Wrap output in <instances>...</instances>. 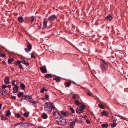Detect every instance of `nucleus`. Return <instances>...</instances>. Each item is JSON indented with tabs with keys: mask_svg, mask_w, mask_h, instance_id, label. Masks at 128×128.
Listing matches in <instances>:
<instances>
[{
	"mask_svg": "<svg viewBox=\"0 0 128 128\" xmlns=\"http://www.w3.org/2000/svg\"><path fill=\"white\" fill-rule=\"evenodd\" d=\"M44 91L47 92L48 91V90L46 89L45 88H44Z\"/></svg>",
	"mask_w": 128,
	"mask_h": 128,
	"instance_id": "obj_58",
	"label": "nucleus"
},
{
	"mask_svg": "<svg viewBox=\"0 0 128 128\" xmlns=\"http://www.w3.org/2000/svg\"><path fill=\"white\" fill-rule=\"evenodd\" d=\"M2 119V120H6L8 119V118L5 117L3 115H1Z\"/></svg>",
	"mask_w": 128,
	"mask_h": 128,
	"instance_id": "obj_27",
	"label": "nucleus"
},
{
	"mask_svg": "<svg viewBox=\"0 0 128 128\" xmlns=\"http://www.w3.org/2000/svg\"><path fill=\"white\" fill-rule=\"evenodd\" d=\"M81 105H82V106L80 107V109L82 110L83 111L84 109L86 108V106L83 104H82Z\"/></svg>",
	"mask_w": 128,
	"mask_h": 128,
	"instance_id": "obj_24",
	"label": "nucleus"
},
{
	"mask_svg": "<svg viewBox=\"0 0 128 128\" xmlns=\"http://www.w3.org/2000/svg\"><path fill=\"white\" fill-rule=\"evenodd\" d=\"M34 18H32V20H31L32 22L33 23V22H34Z\"/></svg>",
	"mask_w": 128,
	"mask_h": 128,
	"instance_id": "obj_53",
	"label": "nucleus"
},
{
	"mask_svg": "<svg viewBox=\"0 0 128 128\" xmlns=\"http://www.w3.org/2000/svg\"><path fill=\"white\" fill-rule=\"evenodd\" d=\"M45 77L46 78H51L52 77V76L51 75V74H46Z\"/></svg>",
	"mask_w": 128,
	"mask_h": 128,
	"instance_id": "obj_20",
	"label": "nucleus"
},
{
	"mask_svg": "<svg viewBox=\"0 0 128 128\" xmlns=\"http://www.w3.org/2000/svg\"><path fill=\"white\" fill-rule=\"evenodd\" d=\"M0 56L2 57V58H4L6 57V56L5 54H2L1 52H0Z\"/></svg>",
	"mask_w": 128,
	"mask_h": 128,
	"instance_id": "obj_38",
	"label": "nucleus"
},
{
	"mask_svg": "<svg viewBox=\"0 0 128 128\" xmlns=\"http://www.w3.org/2000/svg\"><path fill=\"white\" fill-rule=\"evenodd\" d=\"M74 102L78 106L80 104H82V103H81L79 102L78 100L74 101Z\"/></svg>",
	"mask_w": 128,
	"mask_h": 128,
	"instance_id": "obj_30",
	"label": "nucleus"
},
{
	"mask_svg": "<svg viewBox=\"0 0 128 128\" xmlns=\"http://www.w3.org/2000/svg\"><path fill=\"white\" fill-rule=\"evenodd\" d=\"M14 60L13 59L11 58L8 59V62L9 63L12 64L14 62Z\"/></svg>",
	"mask_w": 128,
	"mask_h": 128,
	"instance_id": "obj_26",
	"label": "nucleus"
},
{
	"mask_svg": "<svg viewBox=\"0 0 128 128\" xmlns=\"http://www.w3.org/2000/svg\"><path fill=\"white\" fill-rule=\"evenodd\" d=\"M42 118L44 119H46L47 118L48 116L47 114L45 113H43L42 115Z\"/></svg>",
	"mask_w": 128,
	"mask_h": 128,
	"instance_id": "obj_10",
	"label": "nucleus"
},
{
	"mask_svg": "<svg viewBox=\"0 0 128 128\" xmlns=\"http://www.w3.org/2000/svg\"><path fill=\"white\" fill-rule=\"evenodd\" d=\"M5 91H4L2 89H0V94H3L5 93Z\"/></svg>",
	"mask_w": 128,
	"mask_h": 128,
	"instance_id": "obj_32",
	"label": "nucleus"
},
{
	"mask_svg": "<svg viewBox=\"0 0 128 128\" xmlns=\"http://www.w3.org/2000/svg\"><path fill=\"white\" fill-rule=\"evenodd\" d=\"M32 48V46L31 44H29L27 48L25 49V50L26 52H30Z\"/></svg>",
	"mask_w": 128,
	"mask_h": 128,
	"instance_id": "obj_7",
	"label": "nucleus"
},
{
	"mask_svg": "<svg viewBox=\"0 0 128 128\" xmlns=\"http://www.w3.org/2000/svg\"><path fill=\"white\" fill-rule=\"evenodd\" d=\"M8 88H10L11 87V86L10 85H8Z\"/></svg>",
	"mask_w": 128,
	"mask_h": 128,
	"instance_id": "obj_57",
	"label": "nucleus"
},
{
	"mask_svg": "<svg viewBox=\"0 0 128 128\" xmlns=\"http://www.w3.org/2000/svg\"><path fill=\"white\" fill-rule=\"evenodd\" d=\"M118 116L120 118H121L122 116H121L120 115H119Z\"/></svg>",
	"mask_w": 128,
	"mask_h": 128,
	"instance_id": "obj_64",
	"label": "nucleus"
},
{
	"mask_svg": "<svg viewBox=\"0 0 128 128\" xmlns=\"http://www.w3.org/2000/svg\"><path fill=\"white\" fill-rule=\"evenodd\" d=\"M53 114L54 115L56 119H60L61 118H64L58 112H55L53 113Z\"/></svg>",
	"mask_w": 128,
	"mask_h": 128,
	"instance_id": "obj_3",
	"label": "nucleus"
},
{
	"mask_svg": "<svg viewBox=\"0 0 128 128\" xmlns=\"http://www.w3.org/2000/svg\"><path fill=\"white\" fill-rule=\"evenodd\" d=\"M102 128H107L108 126V124H103L102 125Z\"/></svg>",
	"mask_w": 128,
	"mask_h": 128,
	"instance_id": "obj_23",
	"label": "nucleus"
},
{
	"mask_svg": "<svg viewBox=\"0 0 128 128\" xmlns=\"http://www.w3.org/2000/svg\"><path fill=\"white\" fill-rule=\"evenodd\" d=\"M36 103H37L36 102L34 101L32 102V104L33 105L34 104H36Z\"/></svg>",
	"mask_w": 128,
	"mask_h": 128,
	"instance_id": "obj_51",
	"label": "nucleus"
},
{
	"mask_svg": "<svg viewBox=\"0 0 128 128\" xmlns=\"http://www.w3.org/2000/svg\"><path fill=\"white\" fill-rule=\"evenodd\" d=\"M121 118L122 119H124V120H127V119L126 118H125L124 117V116H122Z\"/></svg>",
	"mask_w": 128,
	"mask_h": 128,
	"instance_id": "obj_46",
	"label": "nucleus"
},
{
	"mask_svg": "<svg viewBox=\"0 0 128 128\" xmlns=\"http://www.w3.org/2000/svg\"><path fill=\"white\" fill-rule=\"evenodd\" d=\"M11 114V112L10 110H8L6 112V115L7 116H8Z\"/></svg>",
	"mask_w": 128,
	"mask_h": 128,
	"instance_id": "obj_28",
	"label": "nucleus"
},
{
	"mask_svg": "<svg viewBox=\"0 0 128 128\" xmlns=\"http://www.w3.org/2000/svg\"><path fill=\"white\" fill-rule=\"evenodd\" d=\"M48 22L47 21L44 20V28H46Z\"/></svg>",
	"mask_w": 128,
	"mask_h": 128,
	"instance_id": "obj_22",
	"label": "nucleus"
},
{
	"mask_svg": "<svg viewBox=\"0 0 128 128\" xmlns=\"http://www.w3.org/2000/svg\"><path fill=\"white\" fill-rule=\"evenodd\" d=\"M87 118V116H85L84 117V118Z\"/></svg>",
	"mask_w": 128,
	"mask_h": 128,
	"instance_id": "obj_63",
	"label": "nucleus"
},
{
	"mask_svg": "<svg viewBox=\"0 0 128 128\" xmlns=\"http://www.w3.org/2000/svg\"><path fill=\"white\" fill-rule=\"evenodd\" d=\"M59 124L62 126H65L66 123V120L63 118L62 120L58 122Z\"/></svg>",
	"mask_w": 128,
	"mask_h": 128,
	"instance_id": "obj_4",
	"label": "nucleus"
},
{
	"mask_svg": "<svg viewBox=\"0 0 128 128\" xmlns=\"http://www.w3.org/2000/svg\"><path fill=\"white\" fill-rule=\"evenodd\" d=\"M24 98L25 100H28L29 99H32V98L31 96H25Z\"/></svg>",
	"mask_w": 128,
	"mask_h": 128,
	"instance_id": "obj_14",
	"label": "nucleus"
},
{
	"mask_svg": "<svg viewBox=\"0 0 128 128\" xmlns=\"http://www.w3.org/2000/svg\"><path fill=\"white\" fill-rule=\"evenodd\" d=\"M14 86V87L13 88L14 90L13 91V93L14 94L18 93L19 92L18 86Z\"/></svg>",
	"mask_w": 128,
	"mask_h": 128,
	"instance_id": "obj_9",
	"label": "nucleus"
},
{
	"mask_svg": "<svg viewBox=\"0 0 128 128\" xmlns=\"http://www.w3.org/2000/svg\"><path fill=\"white\" fill-rule=\"evenodd\" d=\"M102 109H104V106L100 104H99L98 105Z\"/></svg>",
	"mask_w": 128,
	"mask_h": 128,
	"instance_id": "obj_42",
	"label": "nucleus"
},
{
	"mask_svg": "<svg viewBox=\"0 0 128 128\" xmlns=\"http://www.w3.org/2000/svg\"><path fill=\"white\" fill-rule=\"evenodd\" d=\"M61 113L64 116H66L67 114V113L68 112H64L63 111H61Z\"/></svg>",
	"mask_w": 128,
	"mask_h": 128,
	"instance_id": "obj_25",
	"label": "nucleus"
},
{
	"mask_svg": "<svg viewBox=\"0 0 128 128\" xmlns=\"http://www.w3.org/2000/svg\"><path fill=\"white\" fill-rule=\"evenodd\" d=\"M78 121V120L77 119H75L74 121L73 122H74L75 123V122H77Z\"/></svg>",
	"mask_w": 128,
	"mask_h": 128,
	"instance_id": "obj_55",
	"label": "nucleus"
},
{
	"mask_svg": "<svg viewBox=\"0 0 128 128\" xmlns=\"http://www.w3.org/2000/svg\"><path fill=\"white\" fill-rule=\"evenodd\" d=\"M74 94V96H73L72 97V98L74 99H75L77 97V94H74V93H72Z\"/></svg>",
	"mask_w": 128,
	"mask_h": 128,
	"instance_id": "obj_39",
	"label": "nucleus"
},
{
	"mask_svg": "<svg viewBox=\"0 0 128 128\" xmlns=\"http://www.w3.org/2000/svg\"><path fill=\"white\" fill-rule=\"evenodd\" d=\"M7 87L6 85H4L2 86V90L6 88Z\"/></svg>",
	"mask_w": 128,
	"mask_h": 128,
	"instance_id": "obj_45",
	"label": "nucleus"
},
{
	"mask_svg": "<svg viewBox=\"0 0 128 128\" xmlns=\"http://www.w3.org/2000/svg\"><path fill=\"white\" fill-rule=\"evenodd\" d=\"M18 20L20 23H22L23 22V18L22 16L19 17Z\"/></svg>",
	"mask_w": 128,
	"mask_h": 128,
	"instance_id": "obj_16",
	"label": "nucleus"
},
{
	"mask_svg": "<svg viewBox=\"0 0 128 128\" xmlns=\"http://www.w3.org/2000/svg\"><path fill=\"white\" fill-rule=\"evenodd\" d=\"M29 115V114L28 113H25L24 114V115L25 117H28Z\"/></svg>",
	"mask_w": 128,
	"mask_h": 128,
	"instance_id": "obj_37",
	"label": "nucleus"
},
{
	"mask_svg": "<svg viewBox=\"0 0 128 128\" xmlns=\"http://www.w3.org/2000/svg\"><path fill=\"white\" fill-rule=\"evenodd\" d=\"M2 106V105L1 104H0V110Z\"/></svg>",
	"mask_w": 128,
	"mask_h": 128,
	"instance_id": "obj_59",
	"label": "nucleus"
},
{
	"mask_svg": "<svg viewBox=\"0 0 128 128\" xmlns=\"http://www.w3.org/2000/svg\"><path fill=\"white\" fill-rule=\"evenodd\" d=\"M117 125V124L116 123H113L112 124H111V126L113 128L115 127Z\"/></svg>",
	"mask_w": 128,
	"mask_h": 128,
	"instance_id": "obj_33",
	"label": "nucleus"
},
{
	"mask_svg": "<svg viewBox=\"0 0 128 128\" xmlns=\"http://www.w3.org/2000/svg\"><path fill=\"white\" fill-rule=\"evenodd\" d=\"M86 93L88 95L90 96H92V95H93V94L92 93L87 92H86Z\"/></svg>",
	"mask_w": 128,
	"mask_h": 128,
	"instance_id": "obj_43",
	"label": "nucleus"
},
{
	"mask_svg": "<svg viewBox=\"0 0 128 128\" xmlns=\"http://www.w3.org/2000/svg\"><path fill=\"white\" fill-rule=\"evenodd\" d=\"M116 121H117L116 119H114L113 121V122L114 123H116Z\"/></svg>",
	"mask_w": 128,
	"mask_h": 128,
	"instance_id": "obj_54",
	"label": "nucleus"
},
{
	"mask_svg": "<svg viewBox=\"0 0 128 128\" xmlns=\"http://www.w3.org/2000/svg\"><path fill=\"white\" fill-rule=\"evenodd\" d=\"M14 64L16 66H18L20 70L22 69L23 67L22 65L20 64V62H14Z\"/></svg>",
	"mask_w": 128,
	"mask_h": 128,
	"instance_id": "obj_11",
	"label": "nucleus"
},
{
	"mask_svg": "<svg viewBox=\"0 0 128 128\" xmlns=\"http://www.w3.org/2000/svg\"><path fill=\"white\" fill-rule=\"evenodd\" d=\"M44 110L47 113L51 112L52 110L55 109L56 108L53 105L52 103L51 102H46L45 104L44 107Z\"/></svg>",
	"mask_w": 128,
	"mask_h": 128,
	"instance_id": "obj_1",
	"label": "nucleus"
},
{
	"mask_svg": "<svg viewBox=\"0 0 128 128\" xmlns=\"http://www.w3.org/2000/svg\"><path fill=\"white\" fill-rule=\"evenodd\" d=\"M44 92V87H43L40 90V92L42 93H43Z\"/></svg>",
	"mask_w": 128,
	"mask_h": 128,
	"instance_id": "obj_44",
	"label": "nucleus"
},
{
	"mask_svg": "<svg viewBox=\"0 0 128 128\" xmlns=\"http://www.w3.org/2000/svg\"><path fill=\"white\" fill-rule=\"evenodd\" d=\"M48 97L49 96L48 95H46L45 98L46 100H48L49 98Z\"/></svg>",
	"mask_w": 128,
	"mask_h": 128,
	"instance_id": "obj_50",
	"label": "nucleus"
},
{
	"mask_svg": "<svg viewBox=\"0 0 128 128\" xmlns=\"http://www.w3.org/2000/svg\"><path fill=\"white\" fill-rule=\"evenodd\" d=\"M16 116L18 118L20 117V114L18 113H17L16 114Z\"/></svg>",
	"mask_w": 128,
	"mask_h": 128,
	"instance_id": "obj_41",
	"label": "nucleus"
},
{
	"mask_svg": "<svg viewBox=\"0 0 128 128\" xmlns=\"http://www.w3.org/2000/svg\"><path fill=\"white\" fill-rule=\"evenodd\" d=\"M24 94L22 92H20L18 94V98H20L22 96H23Z\"/></svg>",
	"mask_w": 128,
	"mask_h": 128,
	"instance_id": "obj_17",
	"label": "nucleus"
},
{
	"mask_svg": "<svg viewBox=\"0 0 128 128\" xmlns=\"http://www.w3.org/2000/svg\"><path fill=\"white\" fill-rule=\"evenodd\" d=\"M101 114L102 116L104 115L106 116H108V114L105 111H104L103 112H102Z\"/></svg>",
	"mask_w": 128,
	"mask_h": 128,
	"instance_id": "obj_18",
	"label": "nucleus"
},
{
	"mask_svg": "<svg viewBox=\"0 0 128 128\" xmlns=\"http://www.w3.org/2000/svg\"><path fill=\"white\" fill-rule=\"evenodd\" d=\"M57 18L56 16L55 15H53L49 17L48 20L51 22L54 21Z\"/></svg>",
	"mask_w": 128,
	"mask_h": 128,
	"instance_id": "obj_5",
	"label": "nucleus"
},
{
	"mask_svg": "<svg viewBox=\"0 0 128 128\" xmlns=\"http://www.w3.org/2000/svg\"><path fill=\"white\" fill-rule=\"evenodd\" d=\"M40 70L42 72L43 74H46L47 72V70L45 66L41 67L40 68Z\"/></svg>",
	"mask_w": 128,
	"mask_h": 128,
	"instance_id": "obj_6",
	"label": "nucleus"
},
{
	"mask_svg": "<svg viewBox=\"0 0 128 128\" xmlns=\"http://www.w3.org/2000/svg\"><path fill=\"white\" fill-rule=\"evenodd\" d=\"M31 99V100L29 101V102H30V103H32V99Z\"/></svg>",
	"mask_w": 128,
	"mask_h": 128,
	"instance_id": "obj_62",
	"label": "nucleus"
},
{
	"mask_svg": "<svg viewBox=\"0 0 128 128\" xmlns=\"http://www.w3.org/2000/svg\"><path fill=\"white\" fill-rule=\"evenodd\" d=\"M16 82V81L15 80H13L12 81V86H16V84H15V82Z\"/></svg>",
	"mask_w": 128,
	"mask_h": 128,
	"instance_id": "obj_40",
	"label": "nucleus"
},
{
	"mask_svg": "<svg viewBox=\"0 0 128 128\" xmlns=\"http://www.w3.org/2000/svg\"><path fill=\"white\" fill-rule=\"evenodd\" d=\"M23 126H24L25 128H27L29 126V124L28 123H24Z\"/></svg>",
	"mask_w": 128,
	"mask_h": 128,
	"instance_id": "obj_29",
	"label": "nucleus"
},
{
	"mask_svg": "<svg viewBox=\"0 0 128 128\" xmlns=\"http://www.w3.org/2000/svg\"><path fill=\"white\" fill-rule=\"evenodd\" d=\"M76 112L77 113L79 114L82 113L83 112V111L82 110H81L78 108L76 109Z\"/></svg>",
	"mask_w": 128,
	"mask_h": 128,
	"instance_id": "obj_13",
	"label": "nucleus"
},
{
	"mask_svg": "<svg viewBox=\"0 0 128 128\" xmlns=\"http://www.w3.org/2000/svg\"><path fill=\"white\" fill-rule=\"evenodd\" d=\"M10 79L8 77H7L5 78L4 82L6 84H8L10 83Z\"/></svg>",
	"mask_w": 128,
	"mask_h": 128,
	"instance_id": "obj_12",
	"label": "nucleus"
},
{
	"mask_svg": "<svg viewBox=\"0 0 128 128\" xmlns=\"http://www.w3.org/2000/svg\"><path fill=\"white\" fill-rule=\"evenodd\" d=\"M24 100V98H22L20 99V101L21 102H22L23 100Z\"/></svg>",
	"mask_w": 128,
	"mask_h": 128,
	"instance_id": "obj_60",
	"label": "nucleus"
},
{
	"mask_svg": "<svg viewBox=\"0 0 128 128\" xmlns=\"http://www.w3.org/2000/svg\"><path fill=\"white\" fill-rule=\"evenodd\" d=\"M75 123L74 122H72L70 123V126L71 128H73L74 127V126L75 125Z\"/></svg>",
	"mask_w": 128,
	"mask_h": 128,
	"instance_id": "obj_21",
	"label": "nucleus"
},
{
	"mask_svg": "<svg viewBox=\"0 0 128 128\" xmlns=\"http://www.w3.org/2000/svg\"><path fill=\"white\" fill-rule=\"evenodd\" d=\"M21 119L23 121H24L25 120V119L24 118H22Z\"/></svg>",
	"mask_w": 128,
	"mask_h": 128,
	"instance_id": "obj_61",
	"label": "nucleus"
},
{
	"mask_svg": "<svg viewBox=\"0 0 128 128\" xmlns=\"http://www.w3.org/2000/svg\"><path fill=\"white\" fill-rule=\"evenodd\" d=\"M20 62V64L21 63L24 64L27 66H28L29 65V64L28 62H26V60H18L16 62Z\"/></svg>",
	"mask_w": 128,
	"mask_h": 128,
	"instance_id": "obj_8",
	"label": "nucleus"
},
{
	"mask_svg": "<svg viewBox=\"0 0 128 128\" xmlns=\"http://www.w3.org/2000/svg\"><path fill=\"white\" fill-rule=\"evenodd\" d=\"M11 98L12 99H13L15 100L16 98V96H12L11 97Z\"/></svg>",
	"mask_w": 128,
	"mask_h": 128,
	"instance_id": "obj_49",
	"label": "nucleus"
},
{
	"mask_svg": "<svg viewBox=\"0 0 128 128\" xmlns=\"http://www.w3.org/2000/svg\"><path fill=\"white\" fill-rule=\"evenodd\" d=\"M70 111H71L72 113V114L74 113L75 112L74 110L71 107L70 108Z\"/></svg>",
	"mask_w": 128,
	"mask_h": 128,
	"instance_id": "obj_35",
	"label": "nucleus"
},
{
	"mask_svg": "<svg viewBox=\"0 0 128 128\" xmlns=\"http://www.w3.org/2000/svg\"><path fill=\"white\" fill-rule=\"evenodd\" d=\"M31 57L32 58H35V56H34V54H31Z\"/></svg>",
	"mask_w": 128,
	"mask_h": 128,
	"instance_id": "obj_48",
	"label": "nucleus"
},
{
	"mask_svg": "<svg viewBox=\"0 0 128 128\" xmlns=\"http://www.w3.org/2000/svg\"><path fill=\"white\" fill-rule=\"evenodd\" d=\"M10 68H11V70L13 72L14 71V69L12 67H10Z\"/></svg>",
	"mask_w": 128,
	"mask_h": 128,
	"instance_id": "obj_52",
	"label": "nucleus"
},
{
	"mask_svg": "<svg viewBox=\"0 0 128 128\" xmlns=\"http://www.w3.org/2000/svg\"><path fill=\"white\" fill-rule=\"evenodd\" d=\"M20 86L21 89L22 90H24L26 88L25 85L23 83H22L20 84Z\"/></svg>",
	"mask_w": 128,
	"mask_h": 128,
	"instance_id": "obj_15",
	"label": "nucleus"
},
{
	"mask_svg": "<svg viewBox=\"0 0 128 128\" xmlns=\"http://www.w3.org/2000/svg\"><path fill=\"white\" fill-rule=\"evenodd\" d=\"M71 83L70 82H67L66 84V86L67 87H68L71 85Z\"/></svg>",
	"mask_w": 128,
	"mask_h": 128,
	"instance_id": "obj_34",
	"label": "nucleus"
},
{
	"mask_svg": "<svg viewBox=\"0 0 128 128\" xmlns=\"http://www.w3.org/2000/svg\"><path fill=\"white\" fill-rule=\"evenodd\" d=\"M106 19H109L110 20H112V16L110 15H109L106 18Z\"/></svg>",
	"mask_w": 128,
	"mask_h": 128,
	"instance_id": "obj_31",
	"label": "nucleus"
},
{
	"mask_svg": "<svg viewBox=\"0 0 128 128\" xmlns=\"http://www.w3.org/2000/svg\"><path fill=\"white\" fill-rule=\"evenodd\" d=\"M100 65L102 71L103 72H105L108 67V63L103 60L101 61Z\"/></svg>",
	"mask_w": 128,
	"mask_h": 128,
	"instance_id": "obj_2",
	"label": "nucleus"
},
{
	"mask_svg": "<svg viewBox=\"0 0 128 128\" xmlns=\"http://www.w3.org/2000/svg\"><path fill=\"white\" fill-rule=\"evenodd\" d=\"M20 124H23V122H20L19 123H16L14 124L15 126H18L20 125Z\"/></svg>",
	"mask_w": 128,
	"mask_h": 128,
	"instance_id": "obj_36",
	"label": "nucleus"
},
{
	"mask_svg": "<svg viewBox=\"0 0 128 128\" xmlns=\"http://www.w3.org/2000/svg\"><path fill=\"white\" fill-rule=\"evenodd\" d=\"M60 78L59 77H57L56 78H54L53 79L54 80H56L57 82H59L60 81Z\"/></svg>",
	"mask_w": 128,
	"mask_h": 128,
	"instance_id": "obj_19",
	"label": "nucleus"
},
{
	"mask_svg": "<svg viewBox=\"0 0 128 128\" xmlns=\"http://www.w3.org/2000/svg\"><path fill=\"white\" fill-rule=\"evenodd\" d=\"M86 122L88 124H90V121L88 120H86Z\"/></svg>",
	"mask_w": 128,
	"mask_h": 128,
	"instance_id": "obj_47",
	"label": "nucleus"
},
{
	"mask_svg": "<svg viewBox=\"0 0 128 128\" xmlns=\"http://www.w3.org/2000/svg\"><path fill=\"white\" fill-rule=\"evenodd\" d=\"M2 63L4 65H6V62L4 61H2Z\"/></svg>",
	"mask_w": 128,
	"mask_h": 128,
	"instance_id": "obj_56",
	"label": "nucleus"
}]
</instances>
